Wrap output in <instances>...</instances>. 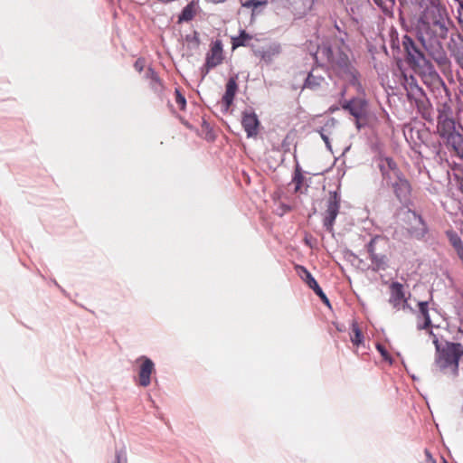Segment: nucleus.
I'll return each instance as SVG.
<instances>
[{
	"instance_id": "28",
	"label": "nucleus",
	"mask_w": 463,
	"mask_h": 463,
	"mask_svg": "<svg viewBox=\"0 0 463 463\" xmlns=\"http://www.w3.org/2000/svg\"><path fill=\"white\" fill-rule=\"evenodd\" d=\"M446 236L454 250L463 244L459 235L453 230H448L446 232Z\"/></svg>"
},
{
	"instance_id": "55",
	"label": "nucleus",
	"mask_w": 463,
	"mask_h": 463,
	"mask_svg": "<svg viewBox=\"0 0 463 463\" xmlns=\"http://www.w3.org/2000/svg\"><path fill=\"white\" fill-rule=\"evenodd\" d=\"M336 328H337V330H339V331H342V330H343V329L341 328V326H337Z\"/></svg>"
},
{
	"instance_id": "48",
	"label": "nucleus",
	"mask_w": 463,
	"mask_h": 463,
	"mask_svg": "<svg viewBox=\"0 0 463 463\" xmlns=\"http://www.w3.org/2000/svg\"><path fill=\"white\" fill-rule=\"evenodd\" d=\"M429 335L432 337V342L435 340V337H437V335L433 333V331L431 329H430L429 331Z\"/></svg>"
},
{
	"instance_id": "15",
	"label": "nucleus",
	"mask_w": 463,
	"mask_h": 463,
	"mask_svg": "<svg viewBox=\"0 0 463 463\" xmlns=\"http://www.w3.org/2000/svg\"><path fill=\"white\" fill-rule=\"evenodd\" d=\"M412 218L411 219V227L409 228L410 234L416 239H422L428 233V226L423 218L416 213L411 212Z\"/></svg>"
},
{
	"instance_id": "8",
	"label": "nucleus",
	"mask_w": 463,
	"mask_h": 463,
	"mask_svg": "<svg viewBox=\"0 0 463 463\" xmlns=\"http://www.w3.org/2000/svg\"><path fill=\"white\" fill-rule=\"evenodd\" d=\"M341 194L339 189L330 191L326 201V209L324 213L323 226L328 232H334V224L339 213Z\"/></svg>"
},
{
	"instance_id": "37",
	"label": "nucleus",
	"mask_w": 463,
	"mask_h": 463,
	"mask_svg": "<svg viewBox=\"0 0 463 463\" xmlns=\"http://www.w3.org/2000/svg\"><path fill=\"white\" fill-rule=\"evenodd\" d=\"M272 5H280L284 8H292V0H270Z\"/></svg>"
},
{
	"instance_id": "13",
	"label": "nucleus",
	"mask_w": 463,
	"mask_h": 463,
	"mask_svg": "<svg viewBox=\"0 0 463 463\" xmlns=\"http://www.w3.org/2000/svg\"><path fill=\"white\" fill-rule=\"evenodd\" d=\"M280 45L276 43H269L261 47H254L252 49L254 55L267 64L271 63L274 58L280 53Z\"/></svg>"
},
{
	"instance_id": "4",
	"label": "nucleus",
	"mask_w": 463,
	"mask_h": 463,
	"mask_svg": "<svg viewBox=\"0 0 463 463\" xmlns=\"http://www.w3.org/2000/svg\"><path fill=\"white\" fill-rule=\"evenodd\" d=\"M317 53L326 59L334 72L341 79L349 80L352 84L357 81V71L353 66L347 53L340 47L323 44L318 47Z\"/></svg>"
},
{
	"instance_id": "49",
	"label": "nucleus",
	"mask_w": 463,
	"mask_h": 463,
	"mask_svg": "<svg viewBox=\"0 0 463 463\" xmlns=\"http://www.w3.org/2000/svg\"><path fill=\"white\" fill-rule=\"evenodd\" d=\"M337 109H338V108H337V107H331V108L329 109V111H330V112H335V110H337Z\"/></svg>"
},
{
	"instance_id": "16",
	"label": "nucleus",
	"mask_w": 463,
	"mask_h": 463,
	"mask_svg": "<svg viewBox=\"0 0 463 463\" xmlns=\"http://www.w3.org/2000/svg\"><path fill=\"white\" fill-rule=\"evenodd\" d=\"M241 125L247 133L248 137L257 136L260 121L255 112L248 110L243 111L241 117Z\"/></svg>"
},
{
	"instance_id": "43",
	"label": "nucleus",
	"mask_w": 463,
	"mask_h": 463,
	"mask_svg": "<svg viewBox=\"0 0 463 463\" xmlns=\"http://www.w3.org/2000/svg\"><path fill=\"white\" fill-rule=\"evenodd\" d=\"M201 71H202L203 79L208 74V72L210 71V70H207L206 63H204V65L202 67Z\"/></svg>"
},
{
	"instance_id": "57",
	"label": "nucleus",
	"mask_w": 463,
	"mask_h": 463,
	"mask_svg": "<svg viewBox=\"0 0 463 463\" xmlns=\"http://www.w3.org/2000/svg\"><path fill=\"white\" fill-rule=\"evenodd\" d=\"M136 67H140V64H138V62H136Z\"/></svg>"
},
{
	"instance_id": "47",
	"label": "nucleus",
	"mask_w": 463,
	"mask_h": 463,
	"mask_svg": "<svg viewBox=\"0 0 463 463\" xmlns=\"http://www.w3.org/2000/svg\"><path fill=\"white\" fill-rule=\"evenodd\" d=\"M329 123H331V124H330V126H331V127H334V126H335V118H330V120L326 124V126H328V125H329Z\"/></svg>"
},
{
	"instance_id": "14",
	"label": "nucleus",
	"mask_w": 463,
	"mask_h": 463,
	"mask_svg": "<svg viewBox=\"0 0 463 463\" xmlns=\"http://www.w3.org/2000/svg\"><path fill=\"white\" fill-rule=\"evenodd\" d=\"M222 43L221 41H215L206 53L205 63L207 70H212L222 61Z\"/></svg>"
},
{
	"instance_id": "35",
	"label": "nucleus",
	"mask_w": 463,
	"mask_h": 463,
	"mask_svg": "<svg viewBox=\"0 0 463 463\" xmlns=\"http://www.w3.org/2000/svg\"><path fill=\"white\" fill-rule=\"evenodd\" d=\"M115 463H128L127 462V452L125 449H121L116 451Z\"/></svg>"
},
{
	"instance_id": "54",
	"label": "nucleus",
	"mask_w": 463,
	"mask_h": 463,
	"mask_svg": "<svg viewBox=\"0 0 463 463\" xmlns=\"http://www.w3.org/2000/svg\"><path fill=\"white\" fill-rule=\"evenodd\" d=\"M460 189H461V190H462V192H463V184H462V183L460 184Z\"/></svg>"
},
{
	"instance_id": "12",
	"label": "nucleus",
	"mask_w": 463,
	"mask_h": 463,
	"mask_svg": "<svg viewBox=\"0 0 463 463\" xmlns=\"http://www.w3.org/2000/svg\"><path fill=\"white\" fill-rule=\"evenodd\" d=\"M137 362H141L138 372V384L142 387H147L151 383V375L155 373V364L146 356H140Z\"/></svg>"
},
{
	"instance_id": "19",
	"label": "nucleus",
	"mask_w": 463,
	"mask_h": 463,
	"mask_svg": "<svg viewBox=\"0 0 463 463\" xmlns=\"http://www.w3.org/2000/svg\"><path fill=\"white\" fill-rule=\"evenodd\" d=\"M236 79L237 77H231L226 83L225 93L222 99V103L225 111H227L232 104L236 91L238 90Z\"/></svg>"
},
{
	"instance_id": "3",
	"label": "nucleus",
	"mask_w": 463,
	"mask_h": 463,
	"mask_svg": "<svg viewBox=\"0 0 463 463\" xmlns=\"http://www.w3.org/2000/svg\"><path fill=\"white\" fill-rule=\"evenodd\" d=\"M402 48L405 54V61L408 66L417 74L430 80L439 79L435 67L428 57L427 51L417 39H413L408 34L402 37Z\"/></svg>"
},
{
	"instance_id": "24",
	"label": "nucleus",
	"mask_w": 463,
	"mask_h": 463,
	"mask_svg": "<svg viewBox=\"0 0 463 463\" xmlns=\"http://www.w3.org/2000/svg\"><path fill=\"white\" fill-rule=\"evenodd\" d=\"M251 38L252 37L249 33H247L245 30H241L239 35L236 37H232V47L236 48L240 46H247L248 42Z\"/></svg>"
},
{
	"instance_id": "6",
	"label": "nucleus",
	"mask_w": 463,
	"mask_h": 463,
	"mask_svg": "<svg viewBox=\"0 0 463 463\" xmlns=\"http://www.w3.org/2000/svg\"><path fill=\"white\" fill-rule=\"evenodd\" d=\"M388 241L381 235L373 236L366 244V251L371 261V269L374 272L384 271L389 268L390 260L386 254Z\"/></svg>"
},
{
	"instance_id": "7",
	"label": "nucleus",
	"mask_w": 463,
	"mask_h": 463,
	"mask_svg": "<svg viewBox=\"0 0 463 463\" xmlns=\"http://www.w3.org/2000/svg\"><path fill=\"white\" fill-rule=\"evenodd\" d=\"M341 107L354 118V124L358 130L368 125V101L365 99L356 97L344 100Z\"/></svg>"
},
{
	"instance_id": "18",
	"label": "nucleus",
	"mask_w": 463,
	"mask_h": 463,
	"mask_svg": "<svg viewBox=\"0 0 463 463\" xmlns=\"http://www.w3.org/2000/svg\"><path fill=\"white\" fill-rule=\"evenodd\" d=\"M419 312L417 314V329H429L431 326V319L429 313V303L420 301L418 303Z\"/></svg>"
},
{
	"instance_id": "39",
	"label": "nucleus",
	"mask_w": 463,
	"mask_h": 463,
	"mask_svg": "<svg viewBox=\"0 0 463 463\" xmlns=\"http://www.w3.org/2000/svg\"><path fill=\"white\" fill-rule=\"evenodd\" d=\"M311 289L316 293L317 296L319 297V298H322L326 295L322 288H320V286L318 285V283Z\"/></svg>"
},
{
	"instance_id": "17",
	"label": "nucleus",
	"mask_w": 463,
	"mask_h": 463,
	"mask_svg": "<svg viewBox=\"0 0 463 463\" xmlns=\"http://www.w3.org/2000/svg\"><path fill=\"white\" fill-rule=\"evenodd\" d=\"M326 83V78L321 74H317L315 69H313L311 71L307 73L304 80L302 90L307 89L312 91H317Z\"/></svg>"
},
{
	"instance_id": "5",
	"label": "nucleus",
	"mask_w": 463,
	"mask_h": 463,
	"mask_svg": "<svg viewBox=\"0 0 463 463\" xmlns=\"http://www.w3.org/2000/svg\"><path fill=\"white\" fill-rule=\"evenodd\" d=\"M433 344L436 347L435 364L444 373L455 378L458 374V361L463 355V345L460 343L446 342L440 345L438 337Z\"/></svg>"
},
{
	"instance_id": "27",
	"label": "nucleus",
	"mask_w": 463,
	"mask_h": 463,
	"mask_svg": "<svg viewBox=\"0 0 463 463\" xmlns=\"http://www.w3.org/2000/svg\"><path fill=\"white\" fill-rule=\"evenodd\" d=\"M268 4V0H247L242 3V6L252 9V14H258V8L265 6Z\"/></svg>"
},
{
	"instance_id": "41",
	"label": "nucleus",
	"mask_w": 463,
	"mask_h": 463,
	"mask_svg": "<svg viewBox=\"0 0 463 463\" xmlns=\"http://www.w3.org/2000/svg\"><path fill=\"white\" fill-rule=\"evenodd\" d=\"M311 289L316 293L317 296L319 297V298H322L326 295L322 288H320V286L318 285V283Z\"/></svg>"
},
{
	"instance_id": "38",
	"label": "nucleus",
	"mask_w": 463,
	"mask_h": 463,
	"mask_svg": "<svg viewBox=\"0 0 463 463\" xmlns=\"http://www.w3.org/2000/svg\"><path fill=\"white\" fill-rule=\"evenodd\" d=\"M391 48L392 51H399L400 50V43L398 39L397 33L391 34V43H390Z\"/></svg>"
},
{
	"instance_id": "52",
	"label": "nucleus",
	"mask_w": 463,
	"mask_h": 463,
	"mask_svg": "<svg viewBox=\"0 0 463 463\" xmlns=\"http://www.w3.org/2000/svg\"><path fill=\"white\" fill-rule=\"evenodd\" d=\"M212 1L214 3H222V2H224L225 0H212Z\"/></svg>"
},
{
	"instance_id": "51",
	"label": "nucleus",
	"mask_w": 463,
	"mask_h": 463,
	"mask_svg": "<svg viewBox=\"0 0 463 463\" xmlns=\"http://www.w3.org/2000/svg\"><path fill=\"white\" fill-rule=\"evenodd\" d=\"M153 79H154L155 80H156V81H158V80H159L158 76H157L156 74H155V75L153 76Z\"/></svg>"
},
{
	"instance_id": "44",
	"label": "nucleus",
	"mask_w": 463,
	"mask_h": 463,
	"mask_svg": "<svg viewBox=\"0 0 463 463\" xmlns=\"http://www.w3.org/2000/svg\"><path fill=\"white\" fill-rule=\"evenodd\" d=\"M321 301L326 304V306L330 307V301L328 299V298L326 297V295H325L322 298H320Z\"/></svg>"
},
{
	"instance_id": "36",
	"label": "nucleus",
	"mask_w": 463,
	"mask_h": 463,
	"mask_svg": "<svg viewBox=\"0 0 463 463\" xmlns=\"http://www.w3.org/2000/svg\"><path fill=\"white\" fill-rule=\"evenodd\" d=\"M185 41L189 43H193L194 47H197L200 43L199 36L196 32H194L193 34H187L185 36Z\"/></svg>"
},
{
	"instance_id": "11",
	"label": "nucleus",
	"mask_w": 463,
	"mask_h": 463,
	"mask_svg": "<svg viewBox=\"0 0 463 463\" xmlns=\"http://www.w3.org/2000/svg\"><path fill=\"white\" fill-rule=\"evenodd\" d=\"M389 187L392 188L395 196L400 202H406L411 195V184L403 173L397 175L396 180H394Z\"/></svg>"
},
{
	"instance_id": "46",
	"label": "nucleus",
	"mask_w": 463,
	"mask_h": 463,
	"mask_svg": "<svg viewBox=\"0 0 463 463\" xmlns=\"http://www.w3.org/2000/svg\"><path fill=\"white\" fill-rule=\"evenodd\" d=\"M403 8H407L409 0H399Z\"/></svg>"
},
{
	"instance_id": "40",
	"label": "nucleus",
	"mask_w": 463,
	"mask_h": 463,
	"mask_svg": "<svg viewBox=\"0 0 463 463\" xmlns=\"http://www.w3.org/2000/svg\"><path fill=\"white\" fill-rule=\"evenodd\" d=\"M311 289L316 293L317 296L319 297V298H322L326 295L322 288H320V286L318 285V283Z\"/></svg>"
},
{
	"instance_id": "9",
	"label": "nucleus",
	"mask_w": 463,
	"mask_h": 463,
	"mask_svg": "<svg viewBox=\"0 0 463 463\" xmlns=\"http://www.w3.org/2000/svg\"><path fill=\"white\" fill-rule=\"evenodd\" d=\"M407 98L410 102H414L419 110L427 109L429 107V99L424 90L416 83L413 77L407 80L405 84Z\"/></svg>"
},
{
	"instance_id": "50",
	"label": "nucleus",
	"mask_w": 463,
	"mask_h": 463,
	"mask_svg": "<svg viewBox=\"0 0 463 463\" xmlns=\"http://www.w3.org/2000/svg\"><path fill=\"white\" fill-rule=\"evenodd\" d=\"M349 255L354 259H358V257L353 252H350Z\"/></svg>"
},
{
	"instance_id": "26",
	"label": "nucleus",
	"mask_w": 463,
	"mask_h": 463,
	"mask_svg": "<svg viewBox=\"0 0 463 463\" xmlns=\"http://www.w3.org/2000/svg\"><path fill=\"white\" fill-rule=\"evenodd\" d=\"M352 330H353L354 335H351V341L354 345L359 346L364 342V335L356 322H353Z\"/></svg>"
},
{
	"instance_id": "45",
	"label": "nucleus",
	"mask_w": 463,
	"mask_h": 463,
	"mask_svg": "<svg viewBox=\"0 0 463 463\" xmlns=\"http://www.w3.org/2000/svg\"><path fill=\"white\" fill-rule=\"evenodd\" d=\"M422 2L424 4V3L428 2V0H410V3L411 5L419 4V3H422Z\"/></svg>"
},
{
	"instance_id": "2",
	"label": "nucleus",
	"mask_w": 463,
	"mask_h": 463,
	"mask_svg": "<svg viewBox=\"0 0 463 463\" xmlns=\"http://www.w3.org/2000/svg\"><path fill=\"white\" fill-rule=\"evenodd\" d=\"M437 132L440 145H444L449 152L463 157V127L453 117V110L448 102L438 106Z\"/></svg>"
},
{
	"instance_id": "29",
	"label": "nucleus",
	"mask_w": 463,
	"mask_h": 463,
	"mask_svg": "<svg viewBox=\"0 0 463 463\" xmlns=\"http://www.w3.org/2000/svg\"><path fill=\"white\" fill-rule=\"evenodd\" d=\"M292 182L296 184L295 192H298L304 182V176L302 175L301 168L298 164H297L296 165L294 175L292 177Z\"/></svg>"
},
{
	"instance_id": "42",
	"label": "nucleus",
	"mask_w": 463,
	"mask_h": 463,
	"mask_svg": "<svg viewBox=\"0 0 463 463\" xmlns=\"http://www.w3.org/2000/svg\"><path fill=\"white\" fill-rule=\"evenodd\" d=\"M458 259L463 262V244L454 250Z\"/></svg>"
},
{
	"instance_id": "32",
	"label": "nucleus",
	"mask_w": 463,
	"mask_h": 463,
	"mask_svg": "<svg viewBox=\"0 0 463 463\" xmlns=\"http://www.w3.org/2000/svg\"><path fill=\"white\" fill-rule=\"evenodd\" d=\"M316 131L320 135L321 138L323 139V141L326 144V148L330 152H332V146H331L330 139H329L328 136L326 134L325 127H322V128L317 129Z\"/></svg>"
},
{
	"instance_id": "31",
	"label": "nucleus",
	"mask_w": 463,
	"mask_h": 463,
	"mask_svg": "<svg viewBox=\"0 0 463 463\" xmlns=\"http://www.w3.org/2000/svg\"><path fill=\"white\" fill-rule=\"evenodd\" d=\"M373 1L384 13L391 11L395 5V0H373Z\"/></svg>"
},
{
	"instance_id": "23",
	"label": "nucleus",
	"mask_w": 463,
	"mask_h": 463,
	"mask_svg": "<svg viewBox=\"0 0 463 463\" xmlns=\"http://www.w3.org/2000/svg\"><path fill=\"white\" fill-rule=\"evenodd\" d=\"M378 165H383L386 171H392V175L397 176L402 174V172L399 169L396 162L392 157H381Z\"/></svg>"
},
{
	"instance_id": "1",
	"label": "nucleus",
	"mask_w": 463,
	"mask_h": 463,
	"mask_svg": "<svg viewBox=\"0 0 463 463\" xmlns=\"http://www.w3.org/2000/svg\"><path fill=\"white\" fill-rule=\"evenodd\" d=\"M420 12L416 34L427 54L437 63L443 72L451 70V61L443 47L442 41L452 34L459 33L449 18L447 8L437 1L419 3L411 5Z\"/></svg>"
},
{
	"instance_id": "33",
	"label": "nucleus",
	"mask_w": 463,
	"mask_h": 463,
	"mask_svg": "<svg viewBox=\"0 0 463 463\" xmlns=\"http://www.w3.org/2000/svg\"><path fill=\"white\" fill-rule=\"evenodd\" d=\"M376 349L379 351V353L381 354V355L383 356V358L385 361H388L390 364H392V359L391 355L389 354L388 351L386 350V348L384 347V345H383L380 343H377Z\"/></svg>"
},
{
	"instance_id": "25",
	"label": "nucleus",
	"mask_w": 463,
	"mask_h": 463,
	"mask_svg": "<svg viewBox=\"0 0 463 463\" xmlns=\"http://www.w3.org/2000/svg\"><path fill=\"white\" fill-rule=\"evenodd\" d=\"M194 4L190 3L186 6H184V9L182 10V13L178 16V23L189 22L194 18Z\"/></svg>"
},
{
	"instance_id": "30",
	"label": "nucleus",
	"mask_w": 463,
	"mask_h": 463,
	"mask_svg": "<svg viewBox=\"0 0 463 463\" xmlns=\"http://www.w3.org/2000/svg\"><path fill=\"white\" fill-rule=\"evenodd\" d=\"M381 175L383 176V182L389 186L394 180H396V176L392 175V171H386L383 165H378Z\"/></svg>"
},
{
	"instance_id": "56",
	"label": "nucleus",
	"mask_w": 463,
	"mask_h": 463,
	"mask_svg": "<svg viewBox=\"0 0 463 463\" xmlns=\"http://www.w3.org/2000/svg\"><path fill=\"white\" fill-rule=\"evenodd\" d=\"M136 67H140V64H138V62H136Z\"/></svg>"
},
{
	"instance_id": "34",
	"label": "nucleus",
	"mask_w": 463,
	"mask_h": 463,
	"mask_svg": "<svg viewBox=\"0 0 463 463\" xmlns=\"http://www.w3.org/2000/svg\"><path fill=\"white\" fill-rule=\"evenodd\" d=\"M175 102L181 109H184L186 99L178 89L175 90Z\"/></svg>"
},
{
	"instance_id": "22",
	"label": "nucleus",
	"mask_w": 463,
	"mask_h": 463,
	"mask_svg": "<svg viewBox=\"0 0 463 463\" xmlns=\"http://www.w3.org/2000/svg\"><path fill=\"white\" fill-rule=\"evenodd\" d=\"M296 269L298 276L308 286V288H312L317 284V281L304 266L297 265Z\"/></svg>"
},
{
	"instance_id": "10",
	"label": "nucleus",
	"mask_w": 463,
	"mask_h": 463,
	"mask_svg": "<svg viewBox=\"0 0 463 463\" xmlns=\"http://www.w3.org/2000/svg\"><path fill=\"white\" fill-rule=\"evenodd\" d=\"M448 49L450 56L463 72V36L460 33H454L448 43Z\"/></svg>"
},
{
	"instance_id": "20",
	"label": "nucleus",
	"mask_w": 463,
	"mask_h": 463,
	"mask_svg": "<svg viewBox=\"0 0 463 463\" xmlns=\"http://www.w3.org/2000/svg\"><path fill=\"white\" fill-rule=\"evenodd\" d=\"M391 298L390 302L393 305L394 307H399L402 302L407 304V299L405 298L403 292V286L400 282H392L391 284Z\"/></svg>"
},
{
	"instance_id": "53",
	"label": "nucleus",
	"mask_w": 463,
	"mask_h": 463,
	"mask_svg": "<svg viewBox=\"0 0 463 463\" xmlns=\"http://www.w3.org/2000/svg\"><path fill=\"white\" fill-rule=\"evenodd\" d=\"M406 307H409V305H408V303H407V304H405V303L403 302L402 308H406Z\"/></svg>"
},
{
	"instance_id": "21",
	"label": "nucleus",
	"mask_w": 463,
	"mask_h": 463,
	"mask_svg": "<svg viewBox=\"0 0 463 463\" xmlns=\"http://www.w3.org/2000/svg\"><path fill=\"white\" fill-rule=\"evenodd\" d=\"M314 4L315 0H292V9L300 14H306Z\"/></svg>"
},
{
	"instance_id": "58",
	"label": "nucleus",
	"mask_w": 463,
	"mask_h": 463,
	"mask_svg": "<svg viewBox=\"0 0 463 463\" xmlns=\"http://www.w3.org/2000/svg\"><path fill=\"white\" fill-rule=\"evenodd\" d=\"M444 463H448L446 460H444Z\"/></svg>"
}]
</instances>
